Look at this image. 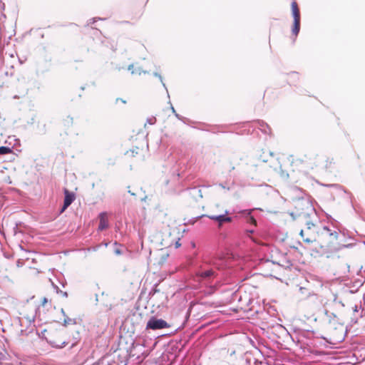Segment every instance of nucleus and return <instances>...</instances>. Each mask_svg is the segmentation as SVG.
Instances as JSON below:
<instances>
[{
    "instance_id": "obj_11",
    "label": "nucleus",
    "mask_w": 365,
    "mask_h": 365,
    "mask_svg": "<svg viewBox=\"0 0 365 365\" xmlns=\"http://www.w3.org/2000/svg\"><path fill=\"white\" fill-rule=\"evenodd\" d=\"M12 150L9 147L1 146L0 147V155H5L11 153Z\"/></svg>"
},
{
    "instance_id": "obj_18",
    "label": "nucleus",
    "mask_w": 365,
    "mask_h": 365,
    "mask_svg": "<svg viewBox=\"0 0 365 365\" xmlns=\"http://www.w3.org/2000/svg\"><path fill=\"white\" fill-rule=\"evenodd\" d=\"M250 221L252 223L256 225V220L252 217H250Z\"/></svg>"
},
{
    "instance_id": "obj_14",
    "label": "nucleus",
    "mask_w": 365,
    "mask_h": 365,
    "mask_svg": "<svg viewBox=\"0 0 365 365\" xmlns=\"http://www.w3.org/2000/svg\"><path fill=\"white\" fill-rule=\"evenodd\" d=\"M135 73H138V74H139V75H140L142 73H148V72H147V71H143V70H142L141 68H138V69H136V70L135 71Z\"/></svg>"
},
{
    "instance_id": "obj_3",
    "label": "nucleus",
    "mask_w": 365,
    "mask_h": 365,
    "mask_svg": "<svg viewBox=\"0 0 365 365\" xmlns=\"http://www.w3.org/2000/svg\"><path fill=\"white\" fill-rule=\"evenodd\" d=\"M170 327L169 324L163 319L151 317L147 322L146 329H162Z\"/></svg>"
},
{
    "instance_id": "obj_20",
    "label": "nucleus",
    "mask_w": 365,
    "mask_h": 365,
    "mask_svg": "<svg viewBox=\"0 0 365 365\" xmlns=\"http://www.w3.org/2000/svg\"><path fill=\"white\" fill-rule=\"evenodd\" d=\"M360 272H365V267H361V269H360Z\"/></svg>"
},
{
    "instance_id": "obj_10",
    "label": "nucleus",
    "mask_w": 365,
    "mask_h": 365,
    "mask_svg": "<svg viewBox=\"0 0 365 365\" xmlns=\"http://www.w3.org/2000/svg\"><path fill=\"white\" fill-rule=\"evenodd\" d=\"M190 194L194 197H196V196L197 195L199 198H202V191L200 189H197V188H192L191 190V192Z\"/></svg>"
},
{
    "instance_id": "obj_16",
    "label": "nucleus",
    "mask_w": 365,
    "mask_h": 365,
    "mask_svg": "<svg viewBox=\"0 0 365 365\" xmlns=\"http://www.w3.org/2000/svg\"><path fill=\"white\" fill-rule=\"evenodd\" d=\"M148 122L149 124L153 125V124H154L155 123V118H151L148 120Z\"/></svg>"
},
{
    "instance_id": "obj_12",
    "label": "nucleus",
    "mask_w": 365,
    "mask_h": 365,
    "mask_svg": "<svg viewBox=\"0 0 365 365\" xmlns=\"http://www.w3.org/2000/svg\"><path fill=\"white\" fill-rule=\"evenodd\" d=\"M153 76H154L158 77V78L160 79V82H161V83H162V84H163V86L165 88V90H166V91H167L168 97V98H170V95H169V93H168V91L167 87H166V86H165V83L163 82V77L161 76V75H160L158 73L155 72V73H153Z\"/></svg>"
},
{
    "instance_id": "obj_2",
    "label": "nucleus",
    "mask_w": 365,
    "mask_h": 365,
    "mask_svg": "<svg viewBox=\"0 0 365 365\" xmlns=\"http://www.w3.org/2000/svg\"><path fill=\"white\" fill-rule=\"evenodd\" d=\"M315 227V225L312 222H307V227L305 230L300 231V235L303 238L304 242L309 244L316 241V235L314 232L312 231V228Z\"/></svg>"
},
{
    "instance_id": "obj_21",
    "label": "nucleus",
    "mask_w": 365,
    "mask_h": 365,
    "mask_svg": "<svg viewBox=\"0 0 365 365\" xmlns=\"http://www.w3.org/2000/svg\"><path fill=\"white\" fill-rule=\"evenodd\" d=\"M175 115L178 118V119H181L180 116L179 115V114H178L177 113H175Z\"/></svg>"
},
{
    "instance_id": "obj_1",
    "label": "nucleus",
    "mask_w": 365,
    "mask_h": 365,
    "mask_svg": "<svg viewBox=\"0 0 365 365\" xmlns=\"http://www.w3.org/2000/svg\"><path fill=\"white\" fill-rule=\"evenodd\" d=\"M235 260V256L232 253L226 252L219 256V257L215 260V264L218 269L230 267L234 266L233 262Z\"/></svg>"
},
{
    "instance_id": "obj_4",
    "label": "nucleus",
    "mask_w": 365,
    "mask_h": 365,
    "mask_svg": "<svg viewBox=\"0 0 365 365\" xmlns=\"http://www.w3.org/2000/svg\"><path fill=\"white\" fill-rule=\"evenodd\" d=\"M292 11L294 17L292 34L297 36L300 29V14L297 4L295 1L292 3Z\"/></svg>"
},
{
    "instance_id": "obj_17",
    "label": "nucleus",
    "mask_w": 365,
    "mask_h": 365,
    "mask_svg": "<svg viewBox=\"0 0 365 365\" xmlns=\"http://www.w3.org/2000/svg\"><path fill=\"white\" fill-rule=\"evenodd\" d=\"M169 103L170 104V108H171V110H172V112L175 114L176 113L174 107L172 106L170 101H169Z\"/></svg>"
},
{
    "instance_id": "obj_24",
    "label": "nucleus",
    "mask_w": 365,
    "mask_h": 365,
    "mask_svg": "<svg viewBox=\"0 0 365 365\" xmlns=\"http://www.w3.org/2000/svg\"><path fill=\"white\" fill-rule=\"evenodd\" d=\"M220 187H222V188H225V187L222 184H220Z\"/></svg>"
},
{
    "instance_id": "obj_22",
    "label": "nucleus",
    "mask_w": 365,
    "mask_h": 365,
    "mask_svg": "<svg viewBox=\"0 0 365 365\" xmlns=\"http://www.w3.org/2000/svg\"><path fill=\"white\" fill-rule=\"evenodd\" d=\"M17 266H18V267L21 266V261H20V260H19V261L17 262Z\"/></svg>"
},
{
    "instance_id": "obj_13",
    "label": "nucleus",
    "mask_w": 365,
    "mask_h": 365,
    "mask_svg": "<svg viewBox=\"0 0 365 365\" xmlns=\"http://www.w3.org/2000/svg\"><path fill=\"white\" fill-rule=\"evenodd\" d=\"M114 253L116 255H120L122 254V251L119 248V247H116L115 250H114Z\"/></svg>"
},
{
    "instance_id": "obj_19",
    "label": "nucleus",
    "mask_w": 365,
    "mask_h": 365,
    "mask_svg": "<svg viewBox=\"0 0 365 365\" xmlns=\"http://www.w3.org/2000/svg\"><path fill=\"white\" fill-rule=\"evenodd\" d=\"M202 274H214V272L212 271H206V272H203Z\"/></svg>"
},
{
    "instance_id": "obj_23",
    "label": "nucleus",
    "mask_w": 365,
    "mask_h": 365,
    "mask_svg": "<svg viewBox=\"0 0 365 365\" xmlns=\"http://www.w3.org/2000/svg\"><path fill=\"white\" fill-rule=\"evenodd\" d=\"M180 245L178 242L176 243V247H178Z\"/></svg>"
},
{
    "instance_id": "obj_6",
    "label": "nucleus",
    "mask_w": 365,
    "mask_h": 365,
    "mask_svg": "<svg viewBox=\"0 0 365 365\" xmlns=\"http://www.w3.org/2000/svg\"><path fill=\"white\" fill-rule=\"evenodd\" d=\"M65 197L63 202V206L61 209V212H64V210L73 202L75 199L74 194L70 192L68 190H65L64 191Z\"/></svg>"
},
{
    "instance_id": "obj_15",
    "label": "nucleus",
    "mask_w": 365,
    "mask_h": 365,
    "mask_svg": "<svg viewBox=\"0 0 365 365\" xmlns=\"http://www.w3.org/2000/svg\"><path fill=\"white\" fill-rule=\"evenodd\" d=\"M133 64H130V65L128 66V71H130L131 73L134 74V73H135V72L134 70H133Z\"/></svg>"
},
{
    "instance_id": "obj_7",
    "label": "nucleus",
    "mask_w": 365,
    "mask_h": 365,
    "mask_svg": "<svg viewBox=\"0 0 365 365\" xmlns=\"http://www.w3.org/2000/svg\"><path fill=\"white\" fill-rule=\"evenodd\" d=\"M317 233L324 237L329 236L331 240H336L339 236L337 232H331L327 227H323Z\"/></svg>"
},
{
    "instance_id": "obj_9",
    "label": "nucleus",
    "mask_w": 365,
    "mask_h": 365,
    "mask_svg": "<svg viewBox=\"0 0 365 365\" xmlns=\"http://www.w3.org/2000/svg\"><path fill=\"white\" fill-rule=\"evenodd\" d=\"M48 341L52 346L56 348H63L66 345L65 341H56L53 340H49Z\"/></svg>"
},
{
    "instance_id": "obj_8",
    "label": "nucleus",
    "mask_w": 365,
    "mask_h": 365,
    "mask_svg": "<svg viewBox=\"0 0 365 365\" xmlns=\"http://www.w3.org/2000/svg\"><path fill=\"white\" fill-rule=\"evenodd\" d=\"M99 225L98 230L102 231L108 227V220L107 218V214L106 212H101L99 215Z\"/></svg>"
},
{
    "instance_id": "obj_5",
    "label": "nucleus",
    "mask_w": 365,
    "mask_h": 365,
    "mask_svg": "<svg viewBox=\"0 0 365 365\" xmlns=\"http://www.w3.org/2000/svg\"><path fill=\"white\" fill-rule=\"evenodd\" d=\"M228 214V211L225 210V214L219 215H206L211 220H213L219 223V226H221L224 222H230L232 221V218L226 216Z\"/></svg>"
},
{
    "instance_id": "obj_25",
    "label": "nucleus",
    "mask_w": 365,
    "mask_h": 365,
    "mask_svg": "<svg viewBox=\"0 0 365 365\" xmlns=\"http://www.w3.org/2000/svg\"><path fill=\"white\" fill-rule=\"evenodd\" d=\"M129 192L132 195H135L134 193L131 192L130 191H129Z\"/></svg>"
}]
</instances>
